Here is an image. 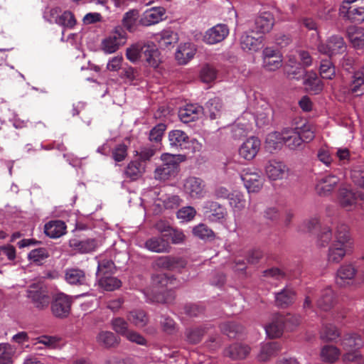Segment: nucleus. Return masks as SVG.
I'll list each match as a JSON object with an SVG mask.
<instances>
[{"label":"nucleus","instance_id":"obj_47","mask_svg":"<svg viewBox=\"0 0 364 364\" xmlns=\"http://www.w3.org/2000/svg\"><path fill=\"white\" fill-rule=\"evenodd\" d=\"M116 272V267L112 259L107 258H100L98 260L97 278L106 276L113 275Z\"/></svg>","mask_w":364,"mask_h":364},{"label":"nucleus","instance_id":"obj_41","mask_svg":"<svg viewBox=\"0 0 364 364\" xmlns=\"http://www.w3.org/2000/svg\"><path fill=\"white\" fill-rule=\"evenodd\" d=\"M65 279L70 284L84 285L86 284V276L84 271L77 268L67 269Z\"/></svg>","mask_w":364,"mask_h":364},{"label":"nucleus","instance_id":"obj_6","mask_svg":"<svg viewBox=\"0 0 364 364\" xmlns=\"http://www.w3.org/2000/svg\"><path fill=\"white\" fill-rule=\"evenodd\" d=\"M127 39V33L123 28L116 27L109 36L102 40V49L105 53H113L125 44Z\"/></svg>","mask_w":364,"mask_h":364},{"label":"nucleus","instance_id":"obj_17","mask_svg":"<svg viewBox=\"0 0 364 364\" xmlns=\"http://www.w3.org/2000/svg\"><path fill=\"white\" fill-rule=\"evenodd\" d=\"M229 33V29L225 24H217L209 28L203 36V41L208 44H215L223 41Z\"/></svg>","mask_w":364,"mask_h":364},{"label":"nucleus","instance_id":"obj_7","mask_svg":"<svg viewBox=\"0 0 364 364\" xmlns=\"http://www.w3.org/2000/svg\"><path fill=\"white\" fill-rule=\"evenodd\" d=\"M71 304L72 300L68 295L57 294L51 303V311L57 318H67L70 313Z\"/></svg>","mask_w":364,"mask_h":364},{"label":"nucleus","instance_id":"obj_18","mask_svg":"<svg viewBox=\"0 0 364 364\" xmlns=\"http://www.w3.org/2000/svg\"><path fill=\"white\" fill-rule=\"evenodd\" d=\"M165 13L166 10L163 7H153L144 12L138 23L142 26H149L158 23L163 20Z\"/></svg>","mask_w":364,"mask_h":364},{"label":"nucleus","instance_id":"obj_19","mask_svg":"<svg viewBox=\"0 0 364 364\" xmlns=\"http://www.w3.org/2000/svg\"><path fill=\"white\" fill-rule=\"evenodd\" d=\"M241 178L249 193H257L262 187V178L257 172L245 171L241 175Z\"/></svg>","mask_w":364,"mask_h":364},{"label":"nucleus","instance_id":"obj_25","mask_svg":"<svg viewBox=\"0 0 364 364\" xmlns=\"http://www.w3.org/2000/svg\"><path fill=\"white\" fill-rule=\"evenodd\" d=\"M250 353V348L247 345L237 343L229 346L223 351L224 355L232 360H243Z\"/></svg>","mask_w":364,"mask_h":364},{"label":"nucleus","instance_id":"obj_57","mask_svg":"<svg viewBox=\"0 0 364 364\" xmlns=\"http://www.w3.org/2000/svg\"><path fill=\"white\" fill-rule=\"evenodd\" d=\"M206 328H190L186 331V340L188 343L196 344L200 342L205 334Z\"/></svg>","mask_w":364,"mask_h":364},{"label":"nucleus","instance_id":"obj_59","mask_svg":"<svg viewBox=\"0 0 364 364\" xmlns=\"http://www.w3.org/2000/svg\"><path fill=\"white\" fill-rule=\"evenodd\" d=\"M332 230L328 227L321 228L317 236V245L320 247H326L333 241Z\"/></svg>","mask_w":364,"mask_h":364},{"label":"nucleus","instance_id":"obj_43","mask_svg":"<svg viewBox=\"0 0 364 364\" xmlns=\"http://www.w3.org/2000/svg\"><path fill=\"white\" fill-rule=\"evenodd\" d=\"M127 321L136 328H143L148 323L149 318L146 313L141 309H134L128 312Z\"/></svg>","mask_w":364,"mask_h":364},{"label":"nucleus","instance_id":"obj_61","mask_svg":"<svg viewBox=\"0 0 364 364\" xmlns=\"http://www.w3.org/2000/svg\"><path fill=\"white\" fill-rule=\"evenodd\" d=\"M284 129L281 132H273L269 133L266 137V143L271 147L277 148L278 146L284 144Z\"/></svg>","mask_w":364,"mask_h":364},{"label":"nucleus","instance_id":"obj_51","mask_svg":"<svg viewBox=\"0 0 364 364\" xmlns=\"http://www.w3.org/2000/svg\"><path fill=\"white\" fill-rule=\"evenodd\" d=\"M319 73L323 79L332 80L336 76V68L329 60H323L321 62Z\"/></svg>","mask_w":364,"mask_h":364},{"label":"nucleus","instance_id":"obj_22","mask_svg":"<svg viewBox=\"0 0 364 364\" xmlns=\"http://www.w3.org/2000/svg\"><path fill=\"white\" fill-rule=\"evenodd\" d=\"M282 314L274 315L270 322L265 326L267 335L272 338L280 337L286 329Z\"/></svg>","mask_w":364,"mask_h":364},{"label":"nucleus","instance_id":"obj_42","mask_svg":"<svg viewBox=\"0 0 364 364\" xmlns=\"http://www.w3.org/2000/svg\"><path fill=\"white\" fill-rule=\"evenodd\" d=\"M196 54V48L191 43H184L180 46L176 52V59L180 64H186Z\"/></svg>","mask_w":364,"mask_h":364},{"label":"nucleus","instance_id":"obj_32","mask_svg":"<svg viewBox=\"0 0 364 364\" xmlns=\"http://www.w3.org/2000/svg\"><path fill=\"white\" fill-rule=\"evenodd\" d=\"M282 348L278 342H269L261 346L260 350L257 355V359L259 362H267L272 356L276 355L280 352Z\"/></svg>","mask_w":364,"mask_h":364},{"label":"nucleus","instance_id":"obj_21","mask_svg":"<svg viewBox=\"0 0 364 364\" xmlns=\"http://www.w3.org/2000/svg\"><path fill=\"white\" fill-rule=\"evenodd\" d=\"M204 108L197 104H190L180 109L178 117L183 123H188L198 119L203 114Z\"/></svg>","mask_w":364,"mask_h":364},{"label":"nucleus","instance_id":"obj_13","mask_svg":"<svg viewBox=\"0 0 364 364\" xmlns=\"http://www.w3.org/2000/svg\"><path fill=\"white\" fill-rule=\"evenodd\" d=\"M205 184L200 178L191 176L183 183L184 192L193 199L201 198L205 194Z\"/></svg>","mask_w":364,"mask_h":364},{"label":"nucleus","instance_id":"obj_29","mask_svg":"<svg viewBox=\"0 0 364 364\" xmlns=\"http://www.w3.org/2000/svg\"><path fill=\"white\" fill-rule=\"evenodd\" d=\"M168 141L171 149L179 150L186 148L189 137L181 130H173L168 133Z\"/></svg>","mask_w":364,"mask_h":364},{"label":"nucleus","instance_id":"obj_8","mask_svg":"<svg viewBox=\"0 0 364 364\" xmlns=\"http://www.w3.org/2000/svg\"><path fill=\"white\" fill-rule=\"evenodd\" d=\"M340 181V178L333 173L319 176L316 178V191L321 196H328L338 187Z\"/></svg>","mask_w":364,"mask_h":364},{"label":"nucleus","instance_id":"obj_55","mask_svg":"<svg viewBox=\"0 0 364 364\" xmlns=\"http://www.w3.org/2000/svg\"><path fill=\"white\" fill-rule=\"evenodd\" d=\"M14 348L9 343H0V364H12Z\"/></svg>","mask_w":364,"mask_h":364},{"label":"nucleus","instance_id":"obj_5","mask_svg":"<svg viewBox=\"0 0 364 364\" xmlns=\"http://www.w3.org/2000/svg\"><path fill=\"white\" fill-rule=\"evenodd\" d=\"M298 58L300 60L297 63V60L294 57H289L288 67L290 68L287 72L289 76L296 79L303 77L305 74V68L309 67L312 63V58L310 54L305 50L298 51Z\"/></svg>","mask_w":364,"mask_h":364},{"label":"nucleus","instance_id":"obj_37","mask_svg":"<svg viewBox=\"0 0 364 364\" xmlns=\"http://www.w3.org/2000/svg\"><path fill=\"white\" fill-rule=\"evenodd\" d=\"M295 299V291L291 288H284L275 294V304L279 307L285 308L292 304Z\"/></svg>","mask_w":364,"mask_h":364},{"label":"nucleus","instance_id":"obj_11","mask_svg":"<svg viewBox=\"0 0 364 364\" xmlns=\"http://www.w3.org/2000/svg\"><path fill=\"white\" fill-rule=\"evenodd\" d=\"M346 48V46L343 38L340 36H333L328 39L326 43H321L318 46V52L329 57L343 53Z\"/></svg>","mask_w":364,"mask_h":364},{"label":"nucleus","instance_id":"obj_2","mask_svg":"<svg viewBox=\"0 0 364 364\" xmlns=\"http://www.w3.org/2000/svg\"><path fill=\"white\" fill-rule=\"evenodd\" d=\"M186 159L182 154L164 153L161 156L162 164L157 166L154 171L156 180L166 181L175 178L178 172L179 164Z\"/></svg>","mask_w":364,"mask_h":364},{"label":"nucleus","instance_id":"obj_28","mask_svg":"<svg viewBox=\"0 0 364 364\" xmlns=\"http://www.w3.org/2000/svg\"><path fill=\"white\" fill-rule=\"evenodd\" d=\"M146 166L140 161L134 160L130 161L124 171V177L129 181H136L145 173Z\"/></svg>","mask_w":364,"mask_h":364},{"label":"nucleus","instance_id":"obj_64","mask_svg":"<svg viewBox=\"0 0 364 364\" xmlns=\"http://www.w3.org/2000/svg\"><path fill=\"white\" fill-rule=\"evenodd\" d=\"M112 156L116 162L124 161L127 156V146L124 144H117L112 151Z\"/></svg>","mask_w":364,"mask_h":364},{"label":"nucleus","instance_id":"obj_12","mask_svg":"<svg viewBox=\"0 0 364 364\" xmlns=\"http://www.w3.org/2000/svg\"><path fill=\"white\" fill-rule=\"evenodd\" d=\"M274 25V17L269 12L261 13L251 23L250 29L252 33L264 34L271 31Z\"/></svg>","mask_w":364,"mask_h":364},{"label":"nucleus","instance_id":"obj_56","mask_svg":"<svg viewBox=\"0 0 364 364\" xmlns=\"http://www.w3.org/2000/svg\"><path fill=\"white\" fill-rule=\"evenodd\" d=\"M221 331L229 338H233L242 332L243 327L235 322H227L222 324Z\"/></svg>","mask_w":364,"mask_h":364},{"label":"nucleus","instance_id":"obj_23","mask_svg":"<svg viewBox=\"0 0 364 364\" xmlns=\"http://www.w3.org/2000/svg\"><path fill=\"white\" fill-rule=\"evenodd\" d=\"M287 170V167L284 163L276 160H269L265 166L267 176L273 181L283 178Z\"/></svg>","mask_w":364,"mask_h":364},{"label":"nucleus","instance_id":"obj_38","mask_svg":"<svg viewBox=\"0 0 364 364\" xmlns=\"http://www.w3.org/2000/svg\"><path fill=\"white\" fill-rule=\"evenodd\" d=\"M205 109L211 119L220 117L224 111L222 100L218 97L210 99L205 104Z\"/></svg>","mask_w":364,"mask_h":364},{"label":"nucleus","instance_id":"obj_54","mask_svg":"<svg viewBox=\"0 0 364 364\" xmlns=\"http://www.w3.org/2000/svg\"><path fill=\"white\" fill-rule=\"evenodd\" d=\"M300 137L304 142H309L315 137V130L313 125L309 123H302L301 125H296Z\"/></svg>","mask_w":364,"mask_h":364},{"label":"nucleus","instance_id":"obj_31","mask_svg":"<svg viewBox=\"0 0 364 364\" xmlns=\"http://www.w3.org/2000/svg\"><path fill=\"white\" fill-rule=\"evenodd\" d=\"M178 39L177 33L170 29H164L154 35V40L162 49L168 48L171 45L176 43Z\"/></svg>","mask_w":364,"mask_h":364},{"label":"nucleus","instance_id":"obj_14","mask_svg":"<svg viewBox=\"0 0 364 364\" xmlns=\"http://www.w3.org/2000/svg\"><path fill=\"white\" fill-rule=\"evenodd\" d=\"M203 209L205 217L211 222L223 223L228 215L226 208L217 202H205Z\"/></svg>","mask_w":364,"mask_h":364},{"label":"nucleus","instance_id":"obj_15","mask_svg":"<svg viewBox=\"0 0 364 364\" xmlns=\"http://www.w3.org/2000/svg\"><path fill=\"white\" fill-rule=\"evenodd\" d=\"M261 142L257 137L247 139L240 146L239 154L245 160H252L260 149Z\"/></svg>","mask_w":364,"mask_h":364},{"label":"nucleus","instance_id":"obj_3","mask_svg":"<svg viewBox=\"0 0 364 364\" xmlns=\"http://www.w3.org/2000/svg\"><path fill=\"white\" fill-rule=\"evenodd\" d=\"M340 15L351 21H364V0H345L340 9Z\"/></svg>","mask_w":364,"mask_h":364},{"label":"nucleus","instance_id":"obj_53","mask_svg":"<svg viewBox=\"0 0 364 364\" xmlns=\"http://www.w3.org/2000/svg\"><path fill=\"white\" fill-rule=\"evenodd\" d=\"M138 18V11L136 10H130L124 14L122 24L129 32H134L136 29V20Z\"/></svg>","mask_w":364,"mask_h":364},{"label":"nucleus","instance_id":"obj_4","mask_svg":"<svg viewBox=\"0 0 364 364\" xmlns=\"http://www.w3.org/2000/svg\"><path fill=\"white\" fill-rule=\"evenodd\" d=\"M44 18L50 23H56L62 27L73 28L76 24L74 14L70 11H62L60 8L54 7L44 13Z\"/></svg>","mask_w":364,"mask_h":364},{"label":"nucleus","instance_id":"obj_63","mask_svg":"<svg viewBox=\"0 0 364 364\" xmlns=\"http://www.w3.org/2000/svg\"><path fill=\"white\" fill-rule=\"evenodd\" d=\"M129 324L124 318L117 317L112 320V329L117 333L124 336L129 331Z\"/></svg>","mask_w":364,"mask_h":364},{"label":"nucleus","instance_id":"obj_52","mask_svg":"<svg viewBox=\"0 0 364 364\" xmlns=\"http://www.w3.org/2000/svg\"><path fill=\"white\" fill-rule=\"evenodd\" d=\"M338 329L332 324L325 325L320 333V338L325 341H333L340 336Z\"/></svg>","mask_w":364,"mask_h":364},{"label":"nucleus","instance_id":"obj_33","mask_svg":"<svg viewBox=\"0 0 364 364\" xmlns=\"http://www.w3.org/2000/svg\"><path fill=\"white\" fill-rule=\"evenodd\" d=\"M70 247L79 253H88L94 251L97 247V242L94 239L78 240L76 238L69 241Z\"/></svg>","mask_w":364,"mask_h":364},{"label":"nucleus","instance_id":"obj_40","mask_svg":"<svg viewBox=\"0 0 364 364\" xmlns=\"http://www.w3.org/2000/svg\"><path fill=\"white\" fill-rule=\"evenodd\" d=\"M97 343L105 348H114L119 344V340L115 335L108 331H102L96 336Z\"/></svg>","mask_w":364,"mask_h":364},{"label":"nucleus","instance_id":"obj_36","mask_svg":"<svg viewBox=\"0 0 364 364\" xmlns=\"http://www.w3.org/2000/svg\"><path fill=\"white\" fill-rule=\"evenodd\" d=\"M273 117V109L267 103H264L255 113V122L258 127L269 124Z\"/></svg>","mask_w":364,"mask_h":364},{"label":"nucleus","instance_id":"obj_24","mask_svg":"<svg viewBox=\"0 0 364 364\" xmlns=\"http://www.w3.org/2000/svg\"><path fill=\"white\" fill-rule=\"evenodd\" d=\"M356 269L352 264H343L339 267L336 277V283L343 287L352 283Z\"/></svg>","mask_w":364,"mask_h":364},{"label":"nucleus","instance_id":"obj_44","mask_svg":"<svg viewBox=\"0 0 364 364\" xmlns=\"http://www.w3.org/2000/svg\"><path fill=\"white\" fill-rule=\"evenodd\" d=\"M142 55L149 65L156 68L160 62L159 53L154 45H144L142 48Z\"/></svg>","mask_w":364,"mask_h":364},{"label":"nucleus","instance_id":"obj_27","mask_svg":"<svg viewBox=\"0 0 364 364\" xmlns=\"http://www.w3.org/2000/svg\"><path fill=\"white\" fill-rule=\"evenodd\" d=\"M349 94L354 96H361L364 93V65L356 70L353 75L351 82L349 85Z\"/></svg>","mask_w":364,"mask_h":364},{"label":"nucleus","instance_id":"obj_45","mask_svg":"<svg viewBox=\"0 0 364 364\" xmlns=\"http://www.w3.org/2000/svg\"><path fill=\"white\" fill-rule=\"evenodd\" d=\"M262 43V36L253 37L244 33L240 39L241 47L244 50L257 51Z\"/></svg>","mask_w":364,"mask_h":364},{"label":"nucleus","instance_id":"obj_30","mask_svg":"<svg viewBox=\"0 0 364 364\" xmlns=\"http://www.w3.org/2000/svg\"><path fill=\"white\" fill-rule=\"evenodd\" d=\"M284 144L291 149H296L302 145V139L296 126L284 128Z\"/></svg>","mask_w":364,"mask_h":364},{"label":"nucleus","instance_id":"obj_48","mask_svg":"<svg viewBox=\"0 0 364 364\" xmlns=\"http://www.w3.org/2000/svg\"><path fill=\"white\" fill-rule=\"evenodd\" d=\"M303 77H304V83L306 89L314 93H318L322 90L323 84L315 73L307 74L306 72H305Z\"/></svg>","mask_w":364,"mask_h":364},{"label":"nucleus","instance_id":"obj_49","mask_svg":"<svg viewBox=\"0 0 364 364\" xmlns=\"http://www.w3.org/2000/svg\"><path fill=\"white\" fill-rule=\"evenodd\" d=\"M320 355L323 361L333 363L338 359L341 351L334 346L326 345L321 348Z\"/></svg>","mask_w":364,"mask_h":364},{"label":"nucleus","instance_id":"obj_58","mask_svg":"<svg viewBox=\"0 0 364 364\" xmlns=\"http://www.w3.org/2000/svg\"><path fill=\"white\" fill-rule=\"evenodd\" d=\"M193 233L195 236L202 240H207L214 237L213 231L205 224H199L193 229Z\"/></svg>","mask_w":364,"mask_h":364},{"label":"nucleus","instance_id":"obj_39","mask_svg":"<svg viewBox=\"0 0 364 364\" xmlns=\"http://www.w3.org/2000/svg\"><path fill=\"white\" fill-rule=\"evenodd\" d=\"M348 38L353 46L358 49L364 48V28L350 26L348 28Z\"/></svg>","mask_w":364,"mask_h":364},{"label":"nucleus","instance_id":"obj_10","mask_svg":"<svg viewBox=\"0 0 364 364\" xmlns=\"http://www.w3.org/2000/svg\"><path fill=\"white\" fill-rule=\"evenodd\" d=\"M356 183L361 188L358 193H353L346 188L340 190L341 205L348 210H351L355 205L358 197L364 201V176H362L361 179Z\"/></svg>","mask_w":364,"mask_h":364},{"label":"nucleus","instance_id":"obj_35","mask_svg":"<svg viewBox=\"0 0 364 364\" xmlns=\"http://www.w3.org/2000/svg\"><path fill=\"white\" fill-rule=\"evenodd\" d=\"M66 225L62 220H52L44 226V232L50 238H58L65 233Z\"/></svg>","mask_w":364,"mask_h":364},{"label":"nucleus","instance_id":"obj_20","mask_svg":"<svg viewBox=\"0 0 364 364\" xmlns=\"http://www.w3.org/2000/svg\"><path fill=\"white\" fill-rule=\"evenodd\" d=\"M165 236L151 237L144 243V247L149 251L156 253H168L171 247Z\"/></svg>","mask_w":364,"mask_h":364},{"label":"nucleus","instance_id":"obj_1","mask_svg":"<svg viewBox=\"0 0 364 364\" xmlns=\"http://www.w3.org/2000/svg\"><path fill=\"white\" fill-rule=\"evenodd\" d=\"M351 247L348 227L339 224L334 229L333 240L329 247L327 259L328 262L338 263Z\"/></svg>","mask_w":364,"mask_h":364},{"label":"nucleus","instance_id":"obj_62","mask_svg":"<svg viewBox=\"0 0 364 364\" xmlns=\"http://www.w3.org/2000/svg\"><path fill=\"white\" fill-rule=\"evenodd\" d=\"M200 76L203 82L209 83L216 79L217 70L214 67L205 65L201 69Z\"/></svg>","mask_w":364,"mask_h":364},{"label":"nucleus","instance_id":"obj_16","mask_svg":"<svg viewBox=\"0 0 364 364\" xmlns=\"http://www.w3.org/2000/svg\"><path fill=\"white\" fill-rule=\"evenodd\" d=\"M27 296L38 309H43L48 307L50 304V297L48 294L37 286L30 287L27 290Z\"/></svg>","mask_w":364,"mask_h":364},{"label":"nucleus","instance_id":"obj_9","mask_svg":"<svg viewBox=\"0 0 364 364\" xmlns=\"http://www.w3.org/2000/svg\"><path fill=\"white\" fill-rule=\"evenodd\" d=\"M186 266V262L185 259L171 255L157 257L152 262V267L154 269L166 270H181L185 268Z\"/></svg>","mask_w":364,"mask_h":364},{"label":"nucleus","instance_id":"obj_34","mask_svg":"<svg viewBox=\"0 0 364 364\" xmlns=\"http://www.w3.org/2000/svg\"><path fill=\"white\" fill-rule=\"evenodd\" d=\"M341 345L346 351L358 350L363 346V341L360 335L350 333L343 336Z\"/></svg>","mask_w":364,"mask_h":364},{"label":"nucleus","instance_id":"obj_26","mask_svg":"<svg viewBox=\"0 0 364 364\" xmlns=\"http://www.w3.org/2000/svg\"><path fill=\"white\" fill-rule=\"evenodd\" d=\"M336 302L335 294L329 287L321 290L316 300L317 307L323 311H328L333 308Z\"/></svg>","mask_w":364,"mask_h":364},{"label":"nucleus","instance_id":"obj_46","mask_svg":"<svg viewBox=\"0 0 364 364\" xmlns=\"http://www.w3.org/2000/svg\"><path fill=\"white\" fill-rule=\"evenodd\" d=\"M97 282L100 287L105 291H114L122 286V282L113 275H106L97 277Z\"/></svg>","mask_w":364,"mask_h":364},{"label":"nucleus","instance_id":"obj_50","mask_svg":"<svg viewBox=\"0 0 364 364\" xmlns=\"http://www.w3.org/2000/svg\"><path fill=\"white\" fill-rule=\"evenodd\" d=\"M229 203L234 213H240L246 207V200L244 195L238 191L231 193L229 198Z\"/></svg>","mask_w":364,"mask_h":364},{"label":"nucleus","instance_id":"obj_60","mask_svg":"<svg viewBox=\"0 0 364 364\" xmlns=\"http://www.w3.org/2000/svg\"><path fill=\"white\" fill-rule=\"evenodd\" d=\"M49 257L48 251L43 247H40L31 250L28 255V258L35 263L40 264Z\"/></svg>","mask_w":364,"mask_h":364}]
</instances>
